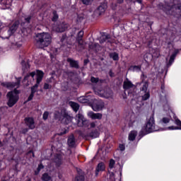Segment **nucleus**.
I'll return each mask as SVG.
<instances>
[{
  "label": "nucleus",
  "mask_w": 181,
  "mask_h": 181,
  "mask_svg": "<svg viewBox=\"0 0 181 181\" xmlns=\"http://www.w3.org/2000/svg\"><path fill=\"white\" fill-rule=\"evenodd\" d=\"M54 30H55L56 32H64V30H66V27H62V25H59L58 28H54Z\"/></svg>",
  "instance_id": "nucleus-31"
},
{
  "label": "nucleus",
  "mask_w": 181,
  "mask_h": 181,
  "mask_svg": "<svg viewBox=\"0 0 181 181\" xmlns=\"http://www.w3.org/2000/svg\"><path fill=\"white\" fill-rule=\"evenodd\" d=\"M90 81L93 84H95V83H98V78L91 77Z\"/></svg>",
  "instance_id": "nucleus-37"
},
{
  "label": "nucleus",
  "mask_w": 181,
  "mask_h": 181,
  "mask_svg": "<svg viewBox=\"0 0 181 181\" xmlns=\"http://www.w3.org/2000/svg\"><path fill=\"white\" fill-rule=\"evenodd\" d=\"M67 62L69 63L71 67H75V69H77L78 67V62H77L76 61L69 58L67 59Z\"/></svg>",
  "instance_id": "nucleus-21"
},
{
  "label": "nucleus",
  "mask_w": 181,
  "mask_h": 181,
  "mask_svg": "<svg viewBox=\"0 0 181 181\" xmlns=\"http://www.w3.org/2000/svg\"><path fill=\"white\" fill-rule=\"evenodd\" d=\"M35 96V93H32L28 97V101H31V100H33V97Z\"/></svg>",
  "instance_id": "nucleus-42"
},
{
  "label": "nucleus",
  "mask_w": 181,
  "mask_h": 181,
  "mask_svg": "<svg viewBox=\"0 0 181 181\" xmlns=\"http://www.w3.org/2000/svg\"><path fill=\"white\" fill-rule=\"evenodd\" d=\"M126 119L132 124L135 122V114L134 112H129L126 115Z\"/></svg>",
  "instance_id": "nucleus-15"
},
{
  "label": "nucleus",
  "mask_w": 181,
  "mask_h": 181,
  "mask_svg": "<svg viewBox=\"0 0 181 181\" xmlns=\"http://www.w3.org/2000/svg\"><path fill=\"white\" fill-rule=\"evenodd\" d=\"M115 166V160L114 159H111L109 163V169H114Z\"/></svg>",
  "instance_id": "nucleus-30"
},
{
  "label": "nucleus",
  "mask_w": 181,
  "mask_h": 181,
  "mask_svg": "<svg viewBox=\"0 0 181 181\" xmlns=\"http://www.w3.org/2000/svg\"><path fill=\"white\" fill-rule=\"evenodd\" d=\"M90 105L93 111L98 112V111H103V110H104V107H105V103H104V102L101 100H98L93 98Z\"/></svg>",
  "instance_id": "nucleus-5"
},
{
  "label": "nucleus",
  "mask_w": 181,
  "mask_h": 181,
  "mask_svg": "<svg viewBox=\"0 0 181 181\" xmlns=\"http://www.w3.org/2000/svg\"><path fill=\"white\" fill-rule=\"evenodd\" d=\"M119 2H120V3L122 2V0H119Z\"/></svg>",
  "instance_id": "nucleus-57"
},
{
  "label": "nucleus",
  "mask_w": 181,
  "mask_h": 181,
  "mask_svg": "<svg viewBox=\"0 0 181 181\" xmlns=\"http://www.w3.org/2000/svg\"><path fill=\"white\" fill-rule=\"evenodd\" d=\"M28 67H29V64H27Z\"/></svg>",
  "instance_id": "nucleus-61"
},
{
  "label": "nucleus",
  "mask_w": 181,
  "mask_h": 181,
  "mask_svg": "<svg viewBox=\"0 0 181 181\" xmlns=\"http://www.w3.org/2000/svg\"><path fill=\"white\" fill-rule=\"evenodd\" d=\"M60 117V113H58L57 116H55V118H59Z\"/></svg>",
  "instance_id": "nucleus-51"
},
{
  "label": "nucleus",
  "mask_w": 181,
  "mask_h": 181,
  "mask_svg": "<svg viewBox=\"0 0 181 181\" xmlns=\"http://www.w3.org/2000/svg\"><path fill=\"white\" fill-rule=\"evenodd\" d=\"M85 63H88V61H87V60H85Z\"/></svg>",
  "instance_id": "nucleus-58"
},
{
  "label": "nucleus",
  "mask_w": 181,
  "mask_h": 181,
  "mask_svg": "<svg viewBox=\"0 0 181 181\" xmlns=\"http://www.w3.org/2000/svg\"><path fill=\"white\" fill-rule=\"evenodd\" d=\"M134 87V84L129 80L127 79L124 81L123 88L124 90H129V88H132Z\"/></svg>",
  "instance_id": "nucleus-17"
},
{
  "label": "nucleus",
  "mask_w": 181,
  "mask_h": 181,
  "mask_svg": "<svg viewBox=\"0 0 181 181\" xmlns=\"http://www.w3.org/2000/svg\"><path fill=\"white\" fill-rule=\"evenodd\" d=\"M0 4L6 6V8L8 9L12 5V0H0Z\"/></svg>",
  "instance_id": "nucleus-18"
},
{
  "label": "nucleus",
  "mask_w": 181,
  "mask_h": 181,
  "mask_svg": "<svg viewBox=\"0 0 181 181\" xmlns=\"http://www.w3.org/2000/svg\"><path fill=\"white\" fill-rule=\"evenodd\" d=\"M76 121L78 127H85L88 129H94L97 127V122H92L90 123L87 119L84 118V115L78 113L76 116Z\"/></svg>",
  "instance_id": "nucleus-4"
},
{
  "label": "nucleus",
  "mask_w": 181,
  "mask_h": 181,
  "mask_svg": "<svg viewBox=\"0 0 181 181\" xmlns=\"http://www.w3.org/2000/svg\"><path fill=\"white\" fill-rule=\"evenodd\" d=\"M25 21L26 22H29L30 21V16L25 18Z\"/></svg>",
  "instance_id": "nucleus-49"
},
{
  "label": "nucleus",
  "mask_w": 181,
  "mask_h": 181,
  "mask_svg": "<svg viewBox=\"0 0 181 181\" xmlns=\"http://www.w3.org/2000/svg\"><path fill=\"white\" fill-rule=\"evenodd\" d=\"M68 145L71 148H74V146H76V139H74V135H71L68 138Z\"/></svg>",
  "instance_id": "nucleus-16"
},
{
  "label": "nucleus",
  "mask_w": 181,
  "mask_h": 181,
  "mask_svg": "<svg viewBox=\"0 0 181 181\" xmlns=\"http://www.w3.org/2000/svg\"><path fill=\"white\" fill-rule=\"evenodd\" d=\"M88 117L91 119H103V114L95 113L94 112H88Z\"/></svg>",
  "instance_id": "nucleus-11"
},
{
  "label": "nucleus",
  "mask_w": 181,
  "mask_h": 181,
  "mask_svg": "<svg viewBox=\"0 0 181 181\" xmlns=\"http://www.w3.org/2000/svg\"><path fill=\"white\" fill-rule=\"evenodd\" d=\"M108 37H110V35L101 37L100 40V43H104V42H110V40H108Z\"/></svg>",
  "instance_id": "nucleus-27"
},
{
  "label": "nucleus",
  "mask_w": 181,
  "mask_h": 181,
  "mask_svg": "<svg viewBox=\"0 0 181 181\" xmlns=\"http://www.w3.org/2000/svg\"><path fill=\"white\" fill-rule=\"evenodd\" d=\"M169 121H170V119H169V118H168V117H163V118L162 119V122H163V124H168V123H169Z\"/></svg>",
  "instance_id": "nucleus-35"
},
{
  "label": "nucleus",
  "mask_w": 181,
  "mask_h": 181,
  "mask_svg": "<svg viewBox=\"0 0 181 181\" xmlns=\"http://www.w3.org/2000/svg\"><path fill=\"white\" fill-rule=\"evenodd\" d=\"M37 87L39 84L36 83L33 88H31V93L35 94L37 91Z\"/></svg>",
  "instance_id": "nucleus-33"
},
{
  "label": "nucleus",
  "mask_w": 181,
  "mask_h": 181,
  "mask_svg": "<svg viewBox=\"0 0 181 181\" xmlns=\"http://www.w3.org/2000/svg\"><path fill=\"white\" fill-rule=\"evenodd\" d=\"M57 18H59V16H57V14L54 13V17L52 18V21H57Z\"/></svg>",
  "instance_id": "nucleus-45"
},
{
  "label": "nucleus",
  "mask_w": 181,
  "mask_h": 181,
  "mask_svg": "<svg viewBox=\"0 0 181 181\" xmlns=\"http://www.w3.org/2000/svg\"><path fill=\"white\" fill-rule=\"evenodd\" d=\"M35 74H36V73H35V72H31L29 76H30L31 77H35Z\"/></svg>",
  "instance_id": "nucleus-48"
},
{
  "label": "nucleus",
  "mask_w": 181,
  "mask_h": 181,
  "mask_svg": "<svg viewBox=\"0 0 181 181\" xmlns=\"http://www.w3.org/2000/svg\"><path fill=\"white\" fill-rule=\"evenodd\" d=\"M175 9V7H172L170 11H173Z\"/></svg>",
  "instance_id": "nucleus-54"
},
{
  "label": "nucleus",
  "mask_w": 181,
  "mask_h": 181,
  "mask_svg": "<svg viewBox=\"0 0 181 181\" xmlns=\"http://www.w3.org/2000/svg\"><path fill=\"white\" fill-rule=\"evenodd\" d=\"M83 35H84V32H83V31H80L78 33V36L80 37L81 39V37H83Z\"/></svg>",
  "instance_id": "nucleus-47"
},
{
  "label": "nucleus",
  "mask_w": 181,
  "mask_h": 181,
  "mask_svg": "<svg viewBox=\"0 0 181 181\" xmlns=\"http://www.w3.org/2000/svg\"><path fill=\"white\" fill-rule=\"evenodd\" d=\"M25 122L30 129H35V120L33 118L26 117L25 119Z\"/></svg>",
  "instance_id": "nucleus-12"
},
{
  "label": "nucleus",
  "mask_w": 181,
  "mask_h": 181,
  "mask_svg": "<svg viewBox=\"0 0 181 181\" xmlns=\"http://www.w3.org/2000/svg\"><path fill=\"white\" fill-rule=\"evenodd\" d=\"M90 136H91V138H97L98 136V132H95V134L90 133Z\"/></svg>",
  "instance_id": "nucleus-38"
},
{
  "label": "nucleus",
  "mask_w": 181,
  "mask_h": 181,
  "mask_svg": "<svg viewBox=\"0 0 181 181\" xmlns=\"http://www.w3.org/2000/svg\"><path fill=\"white\" fill-rule=\"evenodd\" d=\"M119 151H125V146L124 144H119Z\"/></svg>",
  "instance_id": "nucleus-41"
},
{
  "label": "nucleus",
  "mask_w": 181,
  "mask_h": 181,
  "mask_svg": "<svg viewBox=\"0 0 181 181\" xmlns=\"http://www.w3.org/2000/svg\"><path fill=\"white\" fill-rule=\"evenodd\" d=\"M44 88L45 90H49V88H52V86L48 83H45Z\"/></svg>",
  "instance_id": "nucleus-39"
},
{
  "label": "nucleus",
  "mask_w": 181,
  "mask_h": 181,
  "mask_svg": "<svg viewBox=\"0 0 181 181\" xmlns=\"http://www.w3.org/2000/svg\"><path fill=\"white\" fill-rule=\"evenodd\" d=\"M44 73L42 71H37V84H40V81L43 80Z\"/></svg>",
  "instance_id": "nucleus-19"
},
{
  "label": "nucleus",
  "mask_w": 181,
  "mask_h": 181,
  "mask_svg": "<svg viewBox=\"0 0 181 181\" xmlns=\"http://www.w3.org/2000/svg\"><path fill=\"white\" fill-rule=\"evenodd\" d=\"M25 64H26L25 62H22V66H24Z\"/></svg>",
  "instance_id": "nucleus-55"
},
{
  "label": "nucleus",
  "mask_w": 181,
  "mask_h": 181,
  "mask_svg": "<svg viewBox=\"0 0 181 181\" xmlns=\"http://www.w3.org/2000/svg\"><path fill=\"white\" fill-rule=\"evenodd\" d=\"M109 175H110V180L111 181H115L116 180L117 174H115L112 172H110V170H109Z\"/></svg>",
  "instance_id": "nucleus-26"
},
{
  "label": "nucleus",
  "mask_w": 181,
  "mask_h": 181,
  "mask_svg": "<svg viewBox=\"0 0 181 181\" xmlns=\"http://www.w3.org/2000/svg\"><path fill=\"white\" fill-rule=\"evenodd\" d=\"M151 56H152V57H159V56H160V52H159V49H153L152 51V54L151 55L150 54H147L146 55H144V59L145 60H148V57H151Z\"/></svg>",
  "instance_id": "nucleus-13"
},
{
  "label": "nucleus",
  "mask_w": 181,
  "mask_h": 181,
  "mask_svg": "<svg viewBox=\"0 0 181 181\" xmlns=\"http://www.w3.org/2000/svg\"><path fill=\"white\" fill-rule=\"evenodd\" d=\"M43 169V165L40 164V165H38L37 168V172H35V175H37V173H39V172H40V170Z\"/></svg>",
  "instance_id": "nucleus-40"
},
{
  "label": "nucleus",
  "mask_w": 181,
  "mask_h": 181,
  "mask_svg": "<svg viewBox=\"0 0 181 181\" xmlns=\"http://www.w3.org/2000/svg\"><path fill=\"white\" fill-rule=\"evenodd\" d=\"M170 107H169L168 104H166L165 105H164V110L165 111H170Z\"/></svg>",
  "instance_id": "nucleus-43"
},
{
  "label": "nucleus",
  "mask_w": 181,
  "mask_h": 181,
  "mask_svg": "<svg viewBox=\"0 0 181 181\" xmlns=\"http://www.w3.org/2000/svg\"><path fill=\"white\" fill-rule=\"evenodd\" d=\"M55 165H56L57 168H60V166H62V165H63V161H62V159H60V158H56L55 159Z\"/></svg>",
  "instance_id": "nucleus-25"
},
{
  "label": "nucleus",
  "mask_w": 181,
  "mask_h": 181,
  "mask_svg": "<svg viewBox=\"0 0 181 181\" xmlns=\"http://www.w3.org/2000/svg\"><path fill=\"white\" fill-rule=\"evenodd\" d=\"M140 86H141L140 90L142 93H144V95L142 96V100L143 101H146V100H148L149 97H151L149 92H148V87L149 85L148 84V82L142 81L140 83Z\"/></svg>",
  "instance_id": "nucleus-7"
},
{
  "label": "nucleus",
  "mask_w": 181,
  "mask_h": 181,
  "mask_svg": "<svg viewBox=\"0 0 181 181\" xmlns=\"http://www.w3.org/2000/svg\"><path fill=\"white\" fill-rule=\"evenodd\" d=\"M110 57H111V59H112L114 60H118V59H119L118 54L116 52L111 53L110 54Z\"/></svg>",
  "instance_id": "nucleus-28"
},
{
  "label": "nucleus",
  "mask_w": 181,
  "mask_h": 181,
  "mask_svg": "<svg viewBox=\"0 0 181 181\" xmlns=\"http://www.w3.org/2000/svg\"><path fill=\"white\" fill-rule=\"evenodd\" d=\"M129 70H131V71H141V66H132L129 68Z\"/></svg>",
  "instance_id": "nucleus-24"
},
{
  "label": "nucleus",
  "mask_w": 181,
  "mask_h": 181,
  "mask_svg": "<svg viewBox=\"0 0 181 181\" xmlns=\"http://www.w3.org/2000/svg\"><path fill=\"white\" fill-rule=\"evenodd\" d=\"M93 97L90 95L81 96L78 98V101L82 104H91L93 103Z\"/></svg>",
  "instance_id": "nucleus-9"
},
{
  "label": "nucleus",
  "mask_w": 181,
  "mask_h": 181,
  "mask_svg": "<svg viewBox=\"0 0 181 181\" xmlns=\"http://www.w3.org/2000/svg\"><path fill=\"white\" fill-rule=\"evenodd\" d=\"M105 9H107V4H100L94 12L95 16H100V15L105 12Z\"/></svg>",
  "instance_id": "nucleus-8"
},
{
  "label": "nucleus",
  "mask_w": 181,
  "mask_h": 181,
  "mask_svg": "<svg viewBox=\"0 0 181 181\" xmlns=\"http://www.w3.org/2000/svg\"><path fill=\"white\" fill-rule=\"evenodd\" d=\"M104 170H105V164L103 162L99 163L96 167V176H98V173H100V172H104Z\"/></svg>",
  "instance_id": "nucleus-14"
},
{
  "label": "nucleus",
  "mask_w": 181,
  "mask_h": 181,
  "mask_svg": "<svg viewBox=\"0 0 181 181\" xmlns=\"http://www.w3.org/2000/svg\"><path fill=\"white\" fill-rule=\"evenodd\" d=\"M30 153H33L32 151H30Z\"/></svg>",
  "instance_id": "nucleus-60"
},
{
  "label": "nucleus",
  "mask_w": 181,
  "mask_h": 181,
  "mask_svg": "<svg viewBox=\"0 0 181 181\" xmlns=\"http://www.w3.org/2000/svg\"><path fill=\"white\" fill-rule=\"evenodd\" d=\"M93 90L95 94L99 95L100 97H104L105 98H110V97H112V91L111 90H107L105 91V90L99 88H94Z\"/></svg>",
  "instance_id": "nucleus-6"
},
{
  "label": "nucleus",
  "mask_w": 181,
  "mask_h": 181,
  "mask_svg": "<svg viewBox=\"0 0 181 181\" xmlns=\"http://www.w3.org/2000/svg\"><path fill=\"white\" fill-rule=\"evenodd\" d=\"M28 77H29V75L25 77L24 80H28Z\"/></svg>",
  "instance_id": "nucleus-52"
},
{
  "label": "nucleus",
  "mask_w": 181,
  "mask_h": 181,
  "mask_svg": "<svg viewBox=\"0 0 181 181\" xmlns=\"http://www.w3.org/2000/svg\"><path fill=\"white\" fill-rule=\"evenodd\" d=\"M82 2L84 5H90L93 2V0H82Z\"/></svg>",
  "instance_id": "nucleus-36"
},
{
  "label": "nucleus",
  "mask_w": 181,
  "mask_h": 181,
  "mask_svg": "<svg viewBox=\"0 0 181 181\" xmlns=\"http://www.w3.org/2000/svg\"><path fill=\"white\" fill-rule=\"evenodd\" d=\"M1 95H2V93H0V97H1Z\"/></svg>",
  "instance_id": "nucleus-59"
},
{
  "label": "nucleus",
  "mask_w": 181,
  "mask_h": 181,
  "mask_svg": "<svg viewBox=\"0 0 181 181\" xmlns=\"http://www.w3.org/2000/svg\"><path fill=\"white\" fill-rule=\"evenodd\" d=\"M3 87H6L8 90H13L8 92L6 95L7 97V105L10 107H13L18 101H19V94H21V90H17L19 88V86L21 84V78H18V80L16 83L11 82H6L1 83Z\"/></svg>",
  "instance_id": "nucleus-1"
},
{
  "label": "nucleus",
  "mask_w": 181,
  "mask_h": 181,
  "mask_svg": "<svg viewBox=\"0 0 181 181\" xmlns=\"http://www.w3.org/2000/svg\"><path fill=\"white\" fill-rule=\"evenodd\" d=\"M137 2H139V4H141V0H138Z\"/></svg>",
  "instance_id": "nucleus-56"
},
{
  "label": "nucleus",
  "mask_w": 181,
  "mask_h": 181,
  "mask_svg": "<svg viewBox=\"0 0 181 181\" xmlns=\"http://www.w3.org/2000/svg\"><path fill=\"white\" fill-rule=\"evenodd\" d=\"M66 124H69L70 122H71V121H73V117H70V116H66L64 118Z\"/></svg>",
  "instance_id": "nucleus-32"
},
{
  "label": "nucleus",
  "mask_w": 181,
  "mask_h": 181,
  "mask_svg": "<svg viewBox=\"0 0 181 181\" xmlns=\"http://www.w3.org/2000/svg\"><path fill=\"white\" fill-rule=\"evenodd\" d=\"M176 57V53L173 54L170 57V60H169V63L168 64V66H172V63H173V62H175V59Z\"/></svg>",
  "instance_id": "nucleus-23"
},
{
  "label": "nucleus",
  "mask_w": 181,
  "mask_h": 181,
  "mask_svg": "<svg viewBox=\"0 0 181 181\" xmlns=\"http://www.w3.org/2000/svg\"><path fill=\"white\" fill-rule=\"evenodd\" d=\"M18 28H19V21H16L8 30L9 36H12V35H13V33L18 30Z\"/></svg>",
  "instance_id": "nucleus-10"
},
{
  "label": "nucleus",
  "mask_w": 181,
  "mask_h": 181,
  "mask_svg": "<svg viewBox=\"0 0 181 181\" xmlns=\"http://www.w3.org/2000/svg\"><path fill=\"white\" fill-rule=\"evenodd\" d=\"M137 133L135 131H132L129 134V141H134L135 138H136Z\"/></svg>",
  "instance_id": "nucleus-22"
},
{
  "label": "nucleus",
  "mask_w": 181,
  "mask_h": 181,
  "mask_svg": "<svg viewBox=\"0 0 181 181\" xmlns=\"http://www.w3.org/2000/svg\"><path fill=\"white\" fill-rule=\"evenodd\" d=\"M173 117L175 120V124L178 127L171 126L168 127L166 129H157L155 125V118L153 116H151L146 122V125L142 128V129H145L146 134H151V132H154L156 131H176L177 129H181V121L177 119L176 115L172 112Z\"/></svg>",
  "instance_id": "nucleus-2"
},
{
  "label": "nucleus",
  "mask_w": 181,
  "mask_h": 181,
  "mask_svg": "<svg viewBox=\"0 0 181 181\" xmlns=\"http://www.w3.org/2000/svg\"><path fill=\"white\" fill-rule=\"evenodd\" d=\"M63 134H67V131H65L64 133L61 134V135H63Z\"/></svg>",
  "instance_id": "nucleus-53"
},
{
  "label": "nucleus",
  "mask_w": 181,
  "mask_h": 181,
  "mask_svg": "<svg viewBox=\"0 0 181 181\" xmlns=\"http://www.w3.org/2000/svg\"><path fill=\"white\" fill-rule=\"evenodd\" d=\"M35 46L40 49L47 47L52 43V35L49 33H42L37 35Z\"/></svg>",
  "instance_id": "nucleus-3"
},
{
  "label": "nucleus",
  "mask_w": 181,
  "mask_h": 181,
  "mask_svg": "<svg viewBox=\"0 0 181 181\" xmlns=\"http://www.w3.org/2000/svg\"><path fill=\"white\" fill-rule=\"evenodd\" d=\"M69 105L72 107L75 112H77L78 111V109L80 108V105L73 101L69 102Z\"/></svg>",
  "instance_id": "nucleus-20"
},
{
  "label": "nucleus",
  "mask_w": 181,
  "mask_h": 181,
  "mask_svg": "<svg viewBox=\"0 0 181 181\" xmlns=\"http://www.w3.org/2000/svg\"><path fill=\"white\" fill-rule=\"evenodd\" d=\"M49 118V112H45L43 115H42V119L46 121Z\"/></svg>",
  "instance_id": "nucleus-34"
},
{
  "label": "nucleus",
  "mask_w": 181,
  "mask_h": 181,
  "mask_svg": "<svg viewBox=\"0 0 181 181\" xmlns=\"http://www.w3.org/2000/svg\"><path fill=\"white\" fill-rule=\"evenodd\" d=\"M78 45H81V46H83V40L81 38H79L78 40Z\"/></svg>",
  "instance_id": "nucleus-46"
},
{
  "label": "nucleus",
  "mask_w": 181,
  "mask_h": 181,
  "mask_svg": "<svg viewBox=\"0 0 181 181\" xmlns=\"http://www.w3.org/2000/svg\"><path fill=\"white\" fill-rule=\"evenodd\" d=\"M51 177L50 176H49V175H47V173H45L43 174L42 177V180L43 181H49L50 180Z\"/></svg>",
  "instance_id": "nucleus-29"
},
{
  "label": "nucleus",
  "mask_w": 181,
  "mask_h": 181,
  "mask_svg": "<svg viewBox=\"0 0 181 181\" xmlns=\"http://www.w3.org/2000/svg\"><path fill=\"white\" fill-rule=\"evenodd\" d=\"M26 132H28V129H25L22 131L23 134H26Z\"/></svg>",
  "instance_id": "nucleus-50"
},
{
  "label": "nucleus",
  "mask_w": 181,
  "mask_h": 181,
  "mask_svg": "<svg viewBox=\"0 0 181 181\" xmlns=\"http://www.w3.org/2000/svg\"><path fill=\"white\" fill-rule=\"evenodd\" d=\"M75 181H84V177H77Z\"/></svg>",
  "instance_id": "nucleus-44"
}]
</instances>
